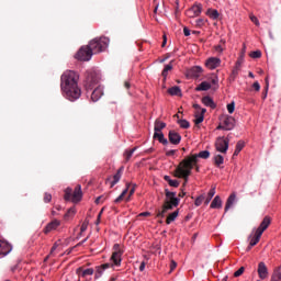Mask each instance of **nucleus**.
I'll return each instance as SVG.
<instances>
[{
  "label": "nucleus",
  "mask_w": 281,
  "mask_h": 281,
  "mask_svg": "<svg viewBox=\"0 0 281 281\" xmlns=\"http://www.w3.org/2000/svg\"><path fill=\"white\" fill-rule=\"evenodd\" d=\"M214 194H216V187H213V188L209 191L207 196H209L210 199H214Z\"/></svg>",
  "instance_id": "obj_50"
},
{
  "label": "nucleus",
  "mask_w": 281,
  "mask_h": 281,
  "mask_svg": "<svg viewBox=\"0 0 281 281\" xmlns=\"http://www.w3.org/2000/svg\"><path fill=\"white\" fill-rule=\"evenodd\" d=\"M243 63H245V57L243 55L237 59L235 67L233 68L232 76L236 78L238 76V72L240 71V67H243Z\"/></svg>",
  "instance_id": "obj_19"
},
{
  "label": "nucleus",
  "mask_w": 281,
  "mask_h": 281,
  "mask_svg": "<svg viewBox=\"0 0 281 281\" xmlns=\"http://www.w3.org/2000/svg\"><path fill=\"white\" fill-rule=\"evenodd\" d=\"M109 37L94 38L89 43L88 47L91 54H100V52H104L109 47Z\"/></svg>",
  "instance_id": "obj_5"
},
{
  "label": "nucleus",
  "mask_w": 281,
  "mask_h": 281,
  "mask_svg": "<svg viewBox=\"0 0 281 281\" xmlns=\"http://www.w3.org/2000/svg\"><path fill=\"white\" fill-rule=\"evenodd\" d=\"M119 267H122V250L120 249L119 244H115L113 246V252L109 262L97 267L94 278H102L106 269H113V271H115V269H119Z\"/></svg>",
  "instance_id": "obj_2"
},
{
  "label": "nucleus",
  "mask_w": 281,
  "mask_h": 281,
  "mask_svg": "<svg viewBox=\"0 0 281 281\" xmlns=\"http://www.w3.org/2000/svg\"><path fill=\"white\" fill-rule=\"evenodd\" d=\"M192 157H196V164H199L200 159H210V153L207 150L200 151L199 154L192 155Z\"/></svg>",
  "instance_id": "obj_31"
},
{
  "label": "nucleus",
  "mask_w": 281,
  "mask_h": 281,
  "mask_svg": "<svg viewBox=\"0 0 281 281\" xmlns=\"http://www.w3.org/2000/svg\"><path fill=\"white\" fill-rule=\"evenodd\" d=\"M267 93H269V78H266V92L262 95V100H267Z\"/></svg>",
  "instance_id": "obj_47"
},
{
  "label": "nucleus",
  "mask_w": 281,
  "mask_h": 281,
  "mask_svg": "<svg viewBox=\"0 0 281 281\" xmlns=\"http://www.w3.org/2000/svg\"><path fill=\"white\" fill-rule=\"evenodd\" d=\"M257 273L260 280H267V278H269V269L267 268V265H265V262H259Z\"/></svg>",
  "instance_id": "obj_11"
},
{
  "label": "nucleus",
  "mask_w": 281,
  "mask_h": 281,
  "mask_svg": "<svg viewBox=\"0 0 281 281\" xmlns=\"http://www.w3.org/2000/svg\"><path fill=\"white\" fill-rule=\"evenodd\" d=\"M215 148L217 153H222V155H226L227 150H229V139L225 137H218L215 142Z\"/></svg>",
  "instance_id": "obj_7"
},
{
  "label": "nucleus",
  "mask_w": 281,
  "mask_h": 281,
  "mask_svg": "<svg viewBox=\"0 0 281 281\" xmlns=\"http://www.w3.org/2000/svg\"><path fill=\"white\" fill-rule=\"evenodd\" d=\"M77 274L79 276V278H87L88 276H93V268H88L86 270H82V268H78Z\"/></svg>",
  "instance_id": "obj_21"
},
{
  "label": "nucleus",
  "mask_w": 281,
  "mask_h": 281,
  "mask_svg": "<svg viewBox=\"0 0 281 281\" xmlns=\"http://www.w3.org/2000/svg\"><path fill=\"white\" fill-rule=\"evenodd\" d=\"M211 207L213 210L223 207V201L221 200V196L216 195L214 200L211 203Z\"/></svg>",
  "instance_id": "obj_28"
},
{
  "label": "nucleus",
  "mask_w": 281,
  "mask_h": 281,
  "mask_svg": "<svg viewBox=\"0 0 281 281\" xmlns=\"http://www.w3.org/2000/svg\"><path fill=\"white\" fill-rule=\"evenodd\" d=\"M123 168H120L117 170V172L114 175L113 177V181L111 182V188H113L114 186H116L117 183H120V180L122 179V172H123Z\"/></svg>",
  "instance_id": "obj_27"
},
{
  "label": "nucleus",
  "mask_w": 281,
  "mask_h": 281,
  "mask_svg": "<svg viewBox=\"0 0 281 281\" xmlns=\"http://www.w3.org/2000/svg\"><path fill=\"white\" fill-rule=\"evenodd\" d=\"M135 194V188L130 190V195L126 198V201H131V196H133Z\"/></svg>",
  "instance_id": "obj_54"
},
{
  "label": "nucleus",
  "mask_w": 281,
  "mask_h": 281,
  "mask_svg": "<svg viewBox=\"0 0 281 281\" xmlns=\"http://www.w3.org/2000/svg\"><path fill=\"white\" fill-rule=\"evenodd\" d=\"M126 194H128V184H127L126 189L123 190L122 193L115 199L114 203H120V201H122V199H124V196H126Z\"/></svg>",
  "instance_id": "obj_38"
},
{
  "label": "nucleus",
  "mask_w": 281,
  "mask_h": 281,
  "mask_svg": "<svg viewBox=\"0 0 281 281\" xmlns=\"http://www.w3.org/2000/svg\"><path fill=\"white\" fill-rule=\"evenodd\" d=\"M178 124L181 128H190V122H188L187 120H179Z\"/></svg>",
  "instance_id": "obj_42"
},
{
  "label": "nucleus",
  "mask_w": 281,
  "mask_h": 281,
  "mask_svg": "<svg viewBox=\"0 0 281 281\" xmlns=\"http://www.w3.org/2000/svg\"><path fill=\"white\" fill-rule=\"evenodd\" d=\"M243 148H245V142L239 140L236 145L234 157H237V155H240V150H243Z\"/></svg>",
  "instance_id": "obj_34"
},
{
  "label": "nucleus",
  "mask_w": 281,
  "mask_h": 281,
  "mask_svg": "<svg viewBox=\"0 0 281 281\" xmlns=\"http://www.w3.org/2000/svg\"><path fill=\"white\" fill-rule=\"evenodd\" d=\"M81 232H87V225L82 224Z\"/></svg>",
  "instance_id": "obj_64"
},
{
  "label": "nucleus",
  "mask_w": 281,
  "mask_h": 281,
  "mask_svg": "<svg viewBox=\"0 0 281 281\" xmlns=\"http://www.w3.org/2000/svg\"><path fill=\"white\" fill-rule=\"evenodd\" d=\"M169 186H171V188H179V182L177 180H169Z\"/></svg>",
  "instance_id": "obj_52"
},
{
  "label": "nucleus",
  "mask_w": 281,
  "mask_h": 281,
  "mask_svg": "<svg viewBox=\"0 0 281 281\" xmlns=\"http://www.w3.org/2000/svg\"><path fill=\"white\" fill-rule=\"evenodd\" d=\"M205 67L207 69H211V70H214L217 67H221V58H218V57H210L205 61Z\"/></svg>",
  "instance_id": "obj_12"
},
{
  "label": "nucleus",
  "mask_w": 281,
  "mask_h": 281,
  "mask_svg": "<svg viewBox=\"0 0 281 281\" xmlns=\"http://www.w3.org/2000/svg\"><path fill=\"white\" fill-rule=\"evenodd\" d=\"M201 12H203V5L201 3H195L187 10V16H189V19H196V16H201Z\"/></svg>",
  "instance_id": "obj_9"
},
{
  "label": "nucleus",
  "mask_w": 281,
  "mask_h": 281,
  "mask_svg": "<svg viewBox=\"0 0 281 281\" xmlns=\"http://www.w3.org/2000/svg\"><path fill=\"white\" fill-rule=\"evenodd\" d=\"M252 87L255 88V91H260V83L258 81H255Z\"/></svg>",
  "instance_id": "obj_55"
},
{
  "label": "nucleus",
  "mask_w": 281,
  "mask_h": 281,
  "mask_svg": "<svg viewBox=\"0 0 281 281\" xmlns=\"http://www.w3.org/2000/svg\"><path fill=\"white\" fill-rule=\"evenodd\" d=\"M60 227V221L54 220L53 222L48 223L44 229L45 234H49V232H54Z\"/></svg>",
  "instance_id": "obj_18"
},
{
  "label": "nucleus",
  "mask_w": 281,
  "mask_h": 281,
  "mask_svg": "<svg viewBox=\"0 0 281 281\" xmlns=\"http://www.w3.org/2000/svg\"><path fill=\"white\" fill-rule=\"evenodd\" d=\"M234 126H236V120L233 116L224 115L222 125L217 126V131H233Z\"/></svg>",
  "instance_id": "obj_6"
},
{
  "label": "nucleus",
  "mask_w": 281,
  "mask_h": 281,
  "mask_svg": "<svg viewBox=\"0 0 281 281\" xmlns=\"http://www.w3.org/2000/svg\"><path fill=\"white\" fill-rule=\"evenodd\" d=\"M154 139H158L160 144H168V139L164 136V132H154Z\"/></svg>",
  "instance_id": "obj_23"
},
{
  "label": "nucleus",
  "mask_w": 281,
  "mask_h": 281,
  "mask_svg": "<svg viewBox=\"0 0 281 281\" xmlns=\"http://www.w3.org/2000/svg\"><path fill=\"white\" fill-rule=\"evenodd\" d=\"M261 56H262V52L260 50H255L250 53V58H261Z\"/></svg>",
  "instance_id": "obj_45"
},
{
  "label": "nucleus",
  "mask_w": 281,
  "mask_h": 281,
  "mask_svg": "<svg viewBox=\"0 0 281 281\" xmlns=\"http://www.w3.org/2000/svg\"><path fill=\"white\" fill-rule=\"evenodd\" d=\"M249 19L252 23H255V25H257V27H260V21H258V18L256 15L250 14Z\"/></svg>",
  "instance_id": "obj_44"
},
{
  "label": "nucleus",
  "mask_w": 281,
  "mask_h": 281,
  "mask_svg": "<svg viewBox=\"0 0 281 281\" xmlns=\"http://www.w3.org/2000/svg\"><path fill=\"white\" fill-rule=\"evenodd\" d=\"M66 194H65V200L66 201H69V199H71V188H68V189H66Z\"/></svg>",
  "instance_id": "obj_48"
},
{
  "label": "nucleus",
  "mask_w": 281,
  "mask_h": 281,
  "mask_svg": "<svg viewBox=\"0 0 281 281\" xmlns=\"http://www.w3.org/2000/svg\"><path fill=\"white\" fill-rule=\"evenodd\" d=\"M195 164L196 156H190L182 160L175 170V177H178V179H184L186 183H188V177L192 175V168H194Z\"/></svg>",
  "instance_id": "obj_3"
},
{
  "label": "nucleus",
  "mask_w": 281,
  "mask_h": 281,
  "mask_svg": "<svg viewBox=\"0 0 281 281\" xmlns=\"http://www.w3.org/2000/svg\"><path fill=\"white\" fill-rule=\"evenodd\" d=\"M168 71H172V66L171 64H168L165 66L164 70H162V76L164 78H168Z\"/></svg>",
  "instance_id": "obj_40"
},
{
  "label": "nucleus",
  "mask_w": 281,
  "mask_h": 281,
  "mask_svg": "<svg viewBox=\"0 0 281 281\" xmlns=\"http://www.w3.org/2000/svg\"><path fill=\"white\" fill-rule=\"evenodd\" d=\"M226 109H227L229 114L234 113V111H236V103H234V102L228 103Z\"/></svg>",
  "instance_id": "obj_43"
},
{
  "label": "nucleus",
  "mask_w": 281,
  "mask_h": 281,
  "mask_svg": "<svg viewBox=\"0 0 281 281\" xmlns=\"http://www.w3.org/2000/svg\"><path fill=\"white\" fill-rule=\"evenodd\" d=\"M183 34H184V36H190V29H188V27H183Z\"/></svg>",
  "instance_id": "obj_56"
},
{
  "label": "nucleus",
  "mask_w": 281,
  "mask_h": 281,
  "mask_svg": "<svg viewBox=\"0 0 281 281\" xmlns=\"http://www.w3.org/2000/svg\"><path fill=\"white\" fill-rule=\"evenodd\" d=\"M270 281H281V270L276 269L271 274Z\"/></svg>",
  "instance_id": "obj_35"
},
{
  "label": "nucleus",
  "mask_w": 281,
  "mask_h": 281,
  "mask_svg": "<svg viewBox=\"0 0 281 281\" xmlns=\"http://www.w3.org/2000/svg\"><path fill=\"white\" fill-rule=\"evenodd\" d=\"M210 201H212V199H210L209 196L205 199L204 203L205 205H210Z\"/></svg>",
  "instance_id": "obj_63"
},
{
  "label": "nucleus",
  "mask_w": 281,
  "mask_h": 281,
  "mask_svg": "<svg viewBox=\"0 0 281 281\" xmlns=\"http://www.w3.org/2000/svg\"><path fill=\"white\" fill-rule=\"evenodd\" d=\"M201 74H203V68L201 66H194L189 71L191 78H200Z\"/></svg>",
  "instance_id": "obj_20"
},
{
  "label": "nucleus",
  "mask_w": 281,
  "mask_h": 281,
  "mask_svg": "<svg viewBox=\"0 0 281 281\" xmlns=\"http://www.w3.org/2000/svg\"><path fill=\"white\" fill-rule=\"evenodd\" d=\"M207 112L206 109H201V112L196 111L195 113V124H201L203 120H205V113Z\"/></svg>",
  "instance_id": "obj_22"
},
{
  "label": "nucleus",
  "mask_w": 281,
  "mask_h": 281,
  "mask_svg": "<svg viewBox=\"0 0 281 281\" xmlns=\"http://www.w3.org/2000/svg\"><path fill=\"white\" fill-rule=\"evenodd\" d=\"M234 203H236V193H233L228 196L226 206H225V212L231 210L234 206Z\"/></svg>",
  "instance_id": "obj_24"
},
{
  "label": "nucleus",
  "mask_w": 281,
  "mask_h": 281,
  "mask_svg": "<svg viewBox=\"0 0 281 281\" xmlns=\"http://www.w3.org/2000/svg\"><path fill=\"white\" fill-rule=\"evenodd\" d=\"M193 109H195L196 111H199V113H201V109H204V108H201V105L199 104H193Z\"/></svg>",
  "instance_id": "obj_59"
},
{
  "label": "nucleus",
  "mask_w": 281,
  "mask_h": 281,
  "mask_svg": "<svg viewBox=\"0 0 281 281\" xmlns=\"http://www.w3.org/2000/svg\"><path fill=\"white\" fill-rule=\"evenodd\" d=\"M144 269H146V262H142L139 266V271H144Z\"/></svg>",
  "instance_id": "obj_60"
},
{
  "label": "nucleus",
  "mask_w": 281,
  "mask_h": 281,
  "mask_svg": "<svg viewBox=\"0 0 281 281\" xmlns=\"http://www.w3.org/2000/svg\"><path fill=\"white\" fill-rule=\"evenodd\" d=\"M162 128H166V123L159 120H156L154 123V131H155L154 133H161Z\"/></svg>",
  "instance_id": "obj_29"
},
{
  "label": "nucleus",
  "mask_w": 281,
  "mask_h": 281,
  "mask_svg": "<svg viewBox=\"0 0 281 281\" xmlns=\"http://www.w3.org/2000/svg\"><path fill=\"white\" fill-rule=\"evenodd\" d=\"M168 93H169L170 95H179V97L182 95V93H181V88H179V87H177V86L169 88V89H168Z\"/></svg>",
  "instance_id": "obj_33"
},
{
  "label": "nucleus",
  "mask_w": 281,
  "mask_h": 281,
  "mask_svg": "<svg viewBox=\"0 0 281 281\" xmlns=\"http://www.w3.org/2000/svg\"><path fill=\"white\" fill-rule=\"evenodd\" d=\"M214 161H215L216 166H223L225 158L222 155H216L214 157Z\"/></svg>",
  "instance_id": "obj_39"
},
{
  "label": "nucleus",
  "mask_w": 281,
  "mask_h": 281,
  "mask_svg": "<svg viewBox=\"0 0 281 281\" xmlns=\"http://www.w3.org/2000/svg\"><path fill=\"white\" fill-rule=\"evenodd\" d=\"M169 142L173 144L175 146H178V144H181V134L170 131L169 132Z\"/></svg>",
  "instance_id": "obj_17"
},
{
  "label": "nucleus",
  "mask_w": 281,
  "mask_h": 281,
  "mask_svg": "<svg viewBox=\"0 0 281 281\" xmlns=\"http://www.w3.org/2000/svg\"><path fill=\"white\" fill-rule=\"evenodd\" d=\"M93 54L91 53L89 46H82L79 52L76 54V58L78 60H82L85 63L91 60Z\"/></svg>",
  "instance_id": "obj_8"
},
{
  "label": "nucleus",
  "mask_w": 281,
  "mask_h": 281,
  "mask_svg": "<svg viewBox=\"0 0 281 281\" xmlns=\"http://www.w3.org/2000/svg\"><path fill=\"white\" fill-rule=\"evenodd\" d=\"M202 104H204V106H210V109H216V103H214V100L211 97L202 98Z\"/></svg>",
  "instance_id": "obj_26"
},
{
  "label": "nucleus",
  "mask_w": 281,
  "mask_h": 281,
  "mask_svg": "<svg viewBox=\"0 0 281 281\" xmlns=\"http://www.w3.org/2000/svg\"><path fill=\"white\" fill-rule=\"evenodd\" d=\"M10 251H12V246L8 241L0 239V258L8 256Z\"/></svg>",
  "instance_id": "obj_13"
},
{
  "label": "nucleus",
  "mask_w": 281,
  "mask_h": 281,
  "mask_svg": "<svg viewBox=\"0 0 281 281\" xmlns=\"http://www.w3.org/2000/svg\"><path fill=\"white\" fill-rule=\"evenodd\" d=\"M211 87H213L214 89H218V76L213 75L210 80H209Z\"/></svg>",
  "instance_id": "obj_36"
},
{
  "label": "nucleus",
  "mask_w": 281,
  "mask_h": 281,
  "mask_svg": "<svg viewBox=\"0 0 281 281\" xmlns=\"http://www.w3.org/2000/svg\"><path fill=\"white\" fill-rule=\"evenodd\" d=\"M179 201L180 200L179 198H177V193L166 190V201L165 204L162 205V210L158 211L157 217L164 218L168 210H175V207L179 205Z\"/></svg>",
  "instance_id": "obj_4"
},
{
  "label": "nucleus",
  "mask_w": 281,
  "mask_h": 281,
  "mask_svg": "<svg viewBox=\"0 0 281 281\" xmlns=\"http://www.w3.org/2000/svg\"><path fill=\"white\" fill-rule=\"evenodd\" d=\"M170 267H171L170 272L175 271V269H177V262L171 261V266Z\"/></svg>",
  "instance_id": "obj_58"
},
{
  "label": "nucleus",
  "mask_w": 281,
  "mask_h": 281,
  "mask_svg": "<svg viewBox=\"0 0 281 281\" xmlns=\"http://www.w3.org/2000/svg\"><path fill=\"white\" fill-rule=\"evenodd\" d=\"M203 201H205V195H199V196L195 199L194 205H195L196 207H199L200 205L203 204Z\"/></svg>",
  "instance_id": "obj_41"
},
{
  "label": "nucleus",
  "mask_w": 281,
  "mask_h": 281,
  "mask_svg": "<svg viewBox=\"0 0 281 281\" xmlns=\"http://www.w3.org/2000/svg\"><path fill=\"white\" fill-rule=\"evenodd\" d=\"M243 273H245V267H240L237 271H235L234 278H240Z\"/></svg>",
  "instance_id": "obj_46"
},
{
  "label": "nucleus",
  "mask_w": 281,
  "mask_h": 281,
  "mask_svg": "<svg viewBox=\"0 0 281 281\" xmlns=\"http://www.w3.org/2000/svg\"><path fill=\"white\" fill-rule=\"evenodd\" d=\"M138 216H150V212H143L138 214Z\"/></svg>",
  "instance_id": "obj_62"
},
{
  "label": "nucleus",
  "mask_w": 281,
  "mask_h": 281,
  "mask_svg": "<svg viewBox=\"0 0 281 281\" xmlns=\"http://www.w3.org/2000/svg\"><path fill=\"white\" fill-rule=\"evenodd\" d=\"M269 225H271V217L266 216L261 224L259 225L258 228H254L255 231H257L259 234H265V232L268 229Z\"/></svg>",
  "instance_id": "obj_14"
},
{
  "label": "nucleus",
  "mask_w": 281,
  "mask_h": 281,
  "mask_svg": "<svg viewBox=\"0 0 281 281\" xmlns=\"http://www.w3.org/2000/svg\"><path fill=\"white\" fill-rule=\"evenodd\" d=\"M78 80H80V75L74 70H66L61 75V92L67 100H70V102H75V100L80 99L82 95V90L80 89V86H78Z\"/></svg>",
  "instance_id": "obj_1"
},
{
  "label": "nucleus",
  "mask_w": 281,
  "mask_h": 281,
  "mask_svg": "<svg viewBox=\"0 0 281 281\" xmlns=\"http://www.w3.org/2000/svg\"><path fill=\"white\" fill-rule=\"evenodd\" d=\"M82 200V187L77 186L71 196L72 203H78Z\"/></svg>",
  "instance_id": "obj_15"
},
{
  "label": "nucleus",
  "mask_w": 281,
  "mask_h": 281,
  "mask_svg": "<svg viewBox=\"0 0 281 281\" xmlns=\"http://www.w3.org/2000/svg\"><path fill=\"white\" fill-rule=\"evenodd\" d=\"M206 16H210V19H213V21H216L221 14L218 13V10L216 9H207Z\"/></svg>",
  "instance_id": "obj_30"
},
{
  "label": "nucleus",
  "mask_w": 281,
  "mask_h": 281,
  "mask_svg": "<svg viewBox=\"0 0 281 281\" xmlns=\"http://www.w3.org/2000/svg\"><path fill=\"white\" fill-rule=\"evenodd\" d=\"M195 25H198V27H202V25H205V20L204 19H198L195 21Z\"/></svg>",
  "instance_id": "obj_51"
},
{
  "label": "nucleus",
  "mask_w": 281,
  "mask_h": 281,
  "mask_svg": "<svg viewBox=\"0 0 281 281\" xmlns=\"http://www.w3.org/2000/svg\"><path fill=\"white\" fill-rule=\"evenodd\" d=\"M44 201H45V203H49V201H52V194L45 193Z\"/></svg>",
  "instance_id": "obj_53"
},
{
  "label": "nucleus",
  "mask_w": 281,
  "mask_h": 281,
  "mask_svg": "<svg viewBox=\"0 0 281 281\" xmlns=\"http://www.w3.org/2000/svg\"><path fill=\"white\" fill-rule=\"evenodd\" d=\"M212 89V83L209 81H202L196 88L195 91H210Z\"/></svg>",
  "instance_id": "obj_25"
},
{
  "label": "nucleus",
  "mask_w": 281,
  "mask_h": 281,
  "mask_svg": "<svg viewBox=\"0 0 281 281\" xmlns=\"http://www.w3.org/2000/svg\"><path fill=\"white\" fill-rule=\"evenodd\" d=\"M262 237L261 233H258V231H255V228H252L250 235L248 236V251L249 249H251V247H256L257 244L260 243V238Z\"/></svg>",
  "instance_id": "obj_10"
},
{
  "label": "nucleus",
  "mask_w": 281,
  "mask_h": 281,
  "mask_svg": "<svg viewBox=\"0 0 281 281\" xmlns=\"http://www.w3.org/2000/svg\"><path fill=\"white\" fill-rule=\"evenodd\" d=\"M76 216V207H70L67 213L65 214V221H69V218H74Z\"/></svg>",
  "instance_id": "obj_37"
},
{
  "label": "nucleus",
  "mask_w": 281,
  "mask_h": 281,
  "mask_svg": "<svg viewBox=\"0 0 281 281\" xmlns=\"http://www.w3.org/2000/svg\"><path fill=\"white\" fill-rule=\"evenodd\" d=\"M214 49L217 54H223V52H225V47H223V45H217Z\"/></svg>",
  "instance_id": "obj_49"
},
{
  "label": "nucleus",
  "mask_w": 281,
  "mask_h": 281,
  "mask_svg": "<svg viewBox=\"0 0 281 281\" xmlns=\"http://www.w3.org/2000/svg\"><path fill=\"white\" fill-rule=\"evenodd\" d=\"M177 216H179V211H175L171 214H169L166 220L167 225H170V223H175V221H177Z\"/></svg>",
  "instance_id": "obj_32"
},
{
  "label": "nucleus",
  "mask_w": 281,
  "mask_h": 281,
  "mask_svg": "<svg viewBox=\"0 0 281 281\" xmlns=\"http://www.w3.org/2000/svg\"><path fill=\"white\" fill-rule=\"evenodd\" d=\"M102 95H104V89L99 86L91 93L92 102H98V100H100V98H102Z\"/></svg>",
  "instance_id": "obj_16"
},
{
  "label": "nucleus",
  "mask_w": 281,
  "mask_h": 281,
  "mask_svg": "<svg viewBox=\"0 0 281 281\" xmlns=\"http://www.w3.org/2000/svg\"><path fill=\"white\" fill-rule=\"evenodd\" d=\"M133 153H135V148L127 151V159H131L133 157Z\"/></svg>",
  "instance_id": "obj_57"
},
{
  "label": "nucleus",
  "mask_w": 281,
  "mask_h": 281,
  "mask_svg": "<svg viewBox=\"0 0 281 281\" xmlns=\"http://www.w3.org/2000/svg\"><path fill=\"white\" fill-rule=\"evenodd\" d=\"M175 149H171L169 151H167V157H171L172 155H175Z\"/></svg>",
  "instance_id": "obj_61"
}]
</instances>
